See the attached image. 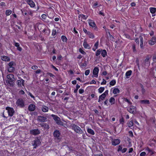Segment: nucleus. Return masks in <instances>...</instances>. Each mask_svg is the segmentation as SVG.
<instances>
[{
	"mask_svg": "<svg viewBox=\"0 0 156 156\" xmlns=\"http://www.w3.org/2000/svg\"><path fill=\"white\" fill-rule=\"evenodd\" d=\"M71 126L72 129L76 133L80 134H82L83 133V131L78 126L73 124H72Z\"/></svg>",
	"mask_w": 156,
	"mask_h": 156,
	"instance_id": "1",
	"label": "nucleus"
},
{
	"mask_svg": "<svg viewBox=\"0 0 156 156\" xmlns=\"http://www.w3.org/2000/svg\"><path fill=\"white\" fill-rule=\"evenodd\" d=\"M16 66V64L13 62L12 61L9 63V66L8 69V71L12 73L15 71L14 66Z\"/></svg>",
	"mask_w": 156,
	"mask_h": 156,
	"instance_id": "2",
	"label": "nucleus"
},
{
	"mask_svg": "<svg viewBox=\"0 0 156 156\" xmlns=\"http://www.w3.org/2000/svg\"><path fill=\"white\" fill-rule=\"evenodd\" d=\"M51 116L53 117V119L56 122V123L58 125L62 126L63 125V122L61 121L60 118L54 115H52Z\"/></svg>",
	"mask_w": 156,
	"mask_h": 156,
	"instance_id": "3",
	"label": "nucleus"
},
{
	"mask_svg": "<svg viewBox=\"0 0 156 156\" xmlns=\"http://www.w3.org/2000/svg\"><path fill=\"white\" fill-rule=\"evenodd\" d=\"M5 109L7 111L8 116L9 117H12L15 113L14 110L12 108L7 107Z\"/></svg>",
	"mask_w": 156,
	"mask_h": 156,
	"instance_id": "4",
	"label": "nucleus"
},
{
	"mask_svg": "<svg viewBox=\"0 0 156 156\" xmlns=\"http://www.w3.org/2000/svg\"><path fill=\"white\" fill-rule=\"evenodd\" d=\"M41 143L40 140L38 137L36 138L34 140L32 141V145L34 146V148H36Z\"/></svg>",
	"mask_w": 156,
	"mask_h": 156,
	"instance_id": "5",
	"label": "nucleus"
},
{
	"mask_svg": "<svg viewBox=\"0 0 156 156\" xmlns=\"http://www.w3.org/2000/svg\"><path fill=\"white\" fill-rule=\"evenodd\" d=\"M127 110L129 113L134 114L136 111V108L135 106H131L127 108Z\"/></svg>",
	"mask_w": 156,
	"mask_h": 156,
	"instance_id": "6",
	"label": "nucleus"
},
{
	"mask_svg": "<svg viewBox=\"0 0 156 156\" xmlns=\"http://www.w3.org/2000/svg\"><path fill=\"white\" fill-rule=\"evenodd\" d=\"M16 103L18 105L20 106L21 107H23L25 105L24 101L22 98L18 99Z\"/></svg>",
	"mask_w": 156,
	"mask_h": 156,
	"instance_id": "7",
	"label": "nucleus"
},
{
	"mask_svg": "<svg viewBox=\"0 0 156 156\" xmlns=\"http://www.w3.org/2000/svg\"><path fill=\"white\" fill-rule=\"evenodd\" d=\"M149 57L148 56L146 57L143 66L145 68L148 67L150 65Z\"/></svg>",
	"mask_w": 156,
	"mask_h": 156,
	"instance_id": "8",
	"label": "nucleus"
},
{
	"mask_svg": "<svg viewBox=\"0 0 156 156\" xmlns=\"http://www.w3.org/2000/svg\"><path fill=\"white\" fill-rule=\"evenodd\" d=\"M20 80H18L17 81L16 83L18 86L20 87H22V86H24V80L21 79V78H19Z\"/></svg>",
	"mask_w": 156,
	"mask_h": 156,
	"instance_id": "9",
	"label": "nucleus"
},
{
	"mask_svg": "<svg viewBox=\"0 0 156 156\" xmlns=\"http://www.w3.org/2000/svg\"><path fill=\"white\" fill-rule=\"evenodd\" d=\"M37 120L38 122H44L47 121V118L44 116H38Z\"/></svg>",
	"mask_w": 156,
	"mask_h": 156,
	"instance_id": "10",
	"label": "nucleus"
},
{
	"mask_svg": "<svg viewBox=\"0 0 156 156\" xmlns=\"http://www.w3.org/2000/svg\"><path fill=\"white\" fill-rule=\"evenodd\" d=\"M30 133L31 134L33 135H37L40 133V131L38 129H34L30 131Z\"/></svg>",
	"mask_w": 156,
	"mask_h": 156,
	"instance_id": "11",
	"label": "nucleus"
},
{
	"mask_svg": "<svg viewBox=\"0 0 156 156\" xmlns=\"http://www.w3.org/2000/svg\"><path fill=\"white\" fill-rule=\"evenodd\" d=\"M99 69L98 67H95L93 70V74L94 75V76L96 77H98V73L99 72Z\"/></svg>",
	"mask_w": 156,
	"mask_h": 156,
	"instance_id": "12",
	"label": "nucleus"
},
{
	"mask_svg": "<svg viewBox=\"0 0 156 156\" xmlns=\"http://www.w3.org/2000/svg\"><path fill=\"white\" fill-rule=\"evenodd\" d=\"M120 142L119 139H112V144L113 145L116 146L118 145Z\"/></svg>",
	"mask_w": 156,
	"mask_h": 156,
	"instance_id": "13",
	"label": "nucleus"
},
{
	"mask_svg": "<svg viewBox=\"0 0 156 156\" xmlns=\"http://www.w3.org/2000/svg\"><path fill=\"white\" fill-rule=\"evenodd\" d=\"M53 135L55 138L57 139H60V133L58 130H56L53 133Z\"/></svg>",
	"mask_w": 156,
	"mask_h": 156,
	"instance_id": "14",
	"label": "nucleus"
},
{
	"mask_svg": "<svg viewBox=\"0 0 156 156\" xmlns=\"http://www.w3.org/2000/svg\"><path fill=\"white\" fill-rule=\"evenodd\" d=\"M108 90H106L105 92L99 96V98L101 99L102 101L104 100L105 97L108 94Z\"/></svg>",
	"mask_w": 156,
	"mask_h": 156,
	"instance_id": "15",
	"label": "nucleus"
},
{
	"mask_svg": "<svg viewBox=\"0 0 156 156\" xmlns=\"http://www.w3.org/2000/svg\"><path fill=\"white\" fill-rule=\"evenodd\" d=\"M88 23L90 26L94 28L95 29L97 28L95 22L92 20L90 19L88 20Z\"/></svg>",
	"mask_w": 156,
	"mask_h": 156,
	"instance_id": "16",
	"label": "nucleus"
},
{
	"mask_svg": "<svg viewBox=\"0 0 156 156\" xmlns=\"http://www.w3.org/2000/svg\"><path fill=\"white\" fill-rule=\"evenodd\" d=\"M139 38L140 40V46L141 49H144L143 43L144 39L142 36H140L139 37Z\"/></svg>",
	"mask_w": 156,
	"mask_h": 156,
	"instance_id": "17",
	"label": "nucleus"
},
{
	"mask_svg": "<svg viewBox=\"0 0 156 156\" xmlns=\"http://www.w3.org/2000/svg\"><path fill=\"white\" fill-rule=\"evenodd\" d=\"M7 78L9 80H11L12 81H14L15 80L14 76L12 74H8L7 76Z\"/></svg>",
	"mask_w": 156,
	"mask_h": 156,
	"instance_id": "18",
	"label": "nucleus"
},
{
	"mask_svg": "<svg viewBox=\"0 0 156 156\" xmlns=\"http://www.w3.org/2000/svg\"><path fill=\"white\" fill-rule=\"evenodd\" d=\"M26 2L31 7L33 8L35 6V4L32 0H27Z\"/></svg>",
	"mask_w": 156,
	"mask_h": 156,
	"instance_id": "19",
	"label": "nucleus"
},
{
	"mask_svg": "<svg viewBox=\"0 0 156 156\" xmlns=\"http://www.w3.org/2000/svg\"><path fill=\"white\" fill-rule=\"evenodd\" d=\"M156 41V37H152L151 39L149 41V44L151 45L154 44Z\"/></svg>",
	"mask_w": 156,
	"mask_h": 156,
	"instance_id": "20",
	"label": "nucleus"
},
{
	"mask_svg": "<svg viewBox=\"0 0 156 156\" xmlns=\"http://www.w3.org/2000/svg\"><path fill=\"white\" fill-rule=\"evenodd\" d=\"M140 103L142 105H149L150 104V101L148 100L144 99L140 101Z\"/></svg>",
	"mask_w": 156,
	"mask_h": 156,
	"instance_id": "21",
	"label": "nucleus"
},
{
	"mask_svg": "<svg viewBox=\"0 0 156 156\" xmlns=\"http://www.w3.org/2000/svg\"><path fill=\"white\" fill-rule=\"evenodd\" d=\"M150 12L152 14V16H155V13L156 12V8L151 7L150 8Z\"/></svg>",
	"mask_w": 156,
	"mask_h": 156,
	"instance_id": "22",
	"label": "nucleus"
},
{
	"mask_svg": "<svg viewBox=\"0 0 156 156\" xmlns=\"http://www.w3.org/2000/svg\"><path fill=\"white\" fill-rule=\"evenodd\" d=\"M35 109V105L31 104L28 107V109L30 111H33Z\"/></svg>",
	"mask_w": 156,
	"mask_h": 156,
	"instance_id": "23",
	"label": "nucleus"
},
{
	"mask_svg": "<svg viewBox=\"0 0 156 156\" xmlns=\"http://www.w3.org/2000/svg\"><path fill=\"white\" fill-rule=\"evenodd\" d=\"M41 126L44 127V129H48L49 128V127L48 124L45 123H41L40 124Z\"/></svg>",
	"mask_w": 156,
	"mask_h": 156,
	"instance_id": "24",
	"label": "nucleus"
},
{
	"mask_svg": "<svg viewBox=\"0 0 156 156\" xmlns=\"http://www.w3.org/2000/svg\"><path fill=\"white\" fill-rule=\"evenodd\" d=\"M83 46L84 47L86 48L89 49L90 47V46L87 43V41L85 40L84 41L83 43Z\"/></svg>",
	"mask_w": 156,
	"mask_h": 156,
	"instance_id": "25",
	"label": "nucleus"
},
{
	"mask_svg": "<svg viewBox=\"0 0 156 156\" xmlns=\"http://www.w3.org/2000/svg\"><path fill=\"white\" fill-rule=\"evenodd\" d=\"M2 59L5 61L9 62L10 61V58L9 57L5 56H1Z\"/></svg>",
	"mask_w": 156,
	"mask_h": 156,
	"instance_id": "26",
	"label": "nucleus"
},
{
	"mask_svg": "<svg viewBox=\"0 0 156 156\" xmlns=\"http://www.w3.org/2000/svg\"><path fill=\"white\" fill-rule=\"evenodd\" d=\"M42 110L44 112H47L48 110V108L45 105H43L42 107Z\"/></svg>",
	"mask_w": 156,
	"mask_h": 156,
	"instance_id": "27",
	"label": "nucleus"
},
{
	"mask_svg": "<svg viewBox=\"0 0 156 156\" xmlns=\"http://www.w3.org/2000/svg\"><path fill=\"white\" fill-rule=\"evenodd\" d=\"M145 150L146 151H148V152L151 155L154 154L155 153L154 151L148 147H147L146 148Z\"/></svg>",
	"mask_w": 156,
	"mask_h": 156,
	"instance_id": "28",
	"label": "nucleus"
},
{
	"mask_svg": "<svg viewBox=\"0 0 156 156\" xmlns=\"http://www.w3.org/2000/svg\"><path fill=\"white\" fill-rule=\"evenodd\" d=\"M6 82L8 83V85L10 86H13L14 85V81L6 80Z\"/></svg>",
	"mask_w": 156,
	"mask_h": 156,
	"instance_id": "29",
	"label": "nucleus"
},
{
	"mask_svg": "<svg viewBox=\"0 0 156 156\" xmlns=\"http://www.w3.org/2000/svg\"><path fill=\"white\" fill-rule=\"evenodd\" d=\"M101 55L103 57H104L107 55V51H106V50H102V49H101Z\"/></svg>",
	"mask_w": 156,
	"mask_h": 156,
	"instance_id": "30",
	"label": "nucleus"
},
{
	"mask_svg": "<svg viewBox=\"0 0 156 156\" xmlns=\"http://www.w3.org/2000/svg\"><path fill=\"white\" fill-rule=\"evenodd\" d=\"M109 101L111 105H113L115 103V100L114 97H112L109 99Z\"/></svg>",
	"mask_w": 156,
	"mask_h": 156,
	"instance_id": "31",
	"label": "nucleus"
},
{
	"mask_svg": "<svg viewBox=\"0 0 156 156\" xmlns=\"http://www.w3.org/2000/svg\"><path fill=\"white\" fill-rule=\"evenodd\" d=\"M87 131L89 133L92 135H94L95 134L94 130L88 128L87 130Z\"/></svg>",
	"mask_w": 156,
	"mask_h": 156,
	"instance_id": "32",
	"label": "nucleus"
},
{
	"mask_svg": "<svg viewBox=\"0 0 156 156\" xmlns=\"http://www.w3.org/2000/svg\"><path fill=\"white\" fill-rule=\"evenodd\" d=\"M120 92L119 89L118 88H115L113 91V93L114 94H116L117 93H119Z\"/></svg>",
	"mask_w": 156,
	"mask_h": 156,
	"instance_id": "33",
	"label": "nucleus"
},
{
	"mask_svg": "<svg viewBox=\"0 0 156 156\" xmlns=\"http://www.w3.org/2000/svg\"><path fill=\"white\" fill-rule=\"evenodd\" d=\"M87 35L90 38L93 39L94 37V35L90 32L88 33Z\"/></svg>",
	"mask_w": 156,
	"mask_h": 156,
	"instance_id": "34",
	"label": "nucleus"
},
{
	"mask_svg": "<svg viewBox=\"0 0 156 156\" xmlns=\"http://www.w3.org/2000/svg\"><path fill=\"white\" fill-rule=\"evenodd\" d=\"M80 16L82 18L85 20H86L88 16H85L83 14H81L79 15L78 17L79 18Z\"/></svg>",
	"mask_w": 156,
	"mask_h": 156,
	"instance_id": "35",
	"label": "nucleus"
},
{
	"mask_svg": "<svg viewBox=\"0 0 156 156\" xmlns=\"http://www.w3.org/2000/svg\"><path fill=\"white\" fill-rule=\"evenodd\" d=\"M61 38L62 41L64 42H66L67 41V38L66 37L64 36H62Z\"/></svg>",
	"mask_w": 156,
	"mask_h": 156,
	"instance_id": "36",
	"label": "nucleus"
},
{
	"mask_svg": "<svg viewBox=\"0 0 156 156\" xmlns=\"http://www.w3.org/2000/svg\"><path fill=\"white\" fill-rule=\"evenodd\" d=\"M132 71L131 70H129L126 73V76L127 77L130 76L132 73Z\"/></svg>",
	"mask_w": 156,
	"mask_h": 156,
	"instance_id": "37",
	"label": "nucleus"
},
{
	"mask_svg": "<svg viewBox=\"0 0 156 156\" xmlns=\"http://www.w3.org/2000/svg\"><path fill=\"white\" fill-rule=\"evenodd\" d=\"M116 83V81L115 80H113L111 81L109 83V84L111 86H114Z\"/></svg>",
	"mask_w": 156,
	"mask_h": 156,
	"instance_id": "38",
	"label": "nucleus"
},
{
	"mask_svg": "<svg viewBox=\"0 0 156 156\" xmlns=\"http://www.w3.org/2000/svg\"><path fill=\"white\" fill-rule=\"evenodd\" d=\"M50 30L48 28H47L45 31V32L44 33V34L47 35L48 36L49 35V34H50Z\"/></svg>",
	"mask_w": 156,
	"mask_h": 156,
	"instance_id": "39",
	"label": "nucleus"
},
{
	"mask_svg": "<svg viewBox=\"0 0 156 156\" xmlns=\"http://www.w3.org/2000/svg\"><path fill=\"white\" fill-rule=\"evenodd\" d=\"M12 11L11 10H7L6 11L5 14L7 16H9L11 14Z\"/></svg>",
	"mask_w": 156,
	"mask_h": 156,
	"instance_id": "40",
	"label": "nucleus"
},
{
	"mask_svg": "<svg viewBox=\"0 0 156 156\" xmlns=\"http://www.w3.org/2000/svg\"><path fill=\"white\" fill-rule=\"evenodd\" d=\"M101 49H99V50H97V51L96 52V54H95L96 55V56H98L99 55H100V54H101Z\"/></svg>",
	"mask_w": 156,
	"mask_h": 156,
	"instance_id": "41",
	"label": "nucleus"
},
{
	"mask_svg": "<svg viewBox=\"0 0 156 156\" xmlns=\"http://www.w3.org/2000/svg\"><path fill=\"white\" fill-rule=\"evenodd\" d=\"M105 88L104 87H100L98 89V92L99 93H102L104 90Z\"/></svg>",
	"mask_w": 156,
	"mask_h": 156,
	"instance_id": "42",
	"label": "nucleus"
},
{
	"mask_svg": "<svg viewBox=\"0 0 156 156\" xmlns=\"http://www.w3.org/2000/svg\"><path fill=\"white\" fill-rule=\"evenodd\" d=\"M133 121L132 120L130 121L128 124V126L129 127H130L132 126H133Z\"/></svg>",
	"mask_w": 156,
	"mask_h": 156,
	"instance_id": "43",
	"label": "nucleus"
},
{
	"mask_svg": "<svg viewBox=\"0 0 156 156\" xmlns=\"http://www.w3.org/2000/svg\"><path fill=\"white\" fill-rule=\"evenodd\" d=\"M123 99L124 101H125L127 102L130 105L132 104V103L127 99L126 98H123Z\"/></svg>",
	"mask_w": 156,
	"mask_h": 156,
	"instance_id": "44",
	"label": "nucleus"
},
{
	"mask_svg": "<svg viewBox=\"0 0 156 156\" xmlns=\"http://www.w3.org/2000/svg\"><path fill=\"white\" fill-rule=\"evenodd\" d=\"M80 65L81 67L86 66L87 65L86 61H85L84 63H80Z\"/></svg>",
	"mask_w": 156,
	"mask_h": 156,
	"instance_id": "45",
	"label": "nucleus"
},
{
	"mask_svg": "<svg viewBox=\"0 0 156 156\" xmlns=\"http://www.w3.org/2000/svg\"><path fill=\"white\" fill-rule=\"evenodd\" d=\"M14 45L17 48L20 47V44L16 42L15 41H14Z\"/></svg>",
	"mask_w": 156,
	"mask_h": 156,
	"instance_id": "46",
	"label": "nucleus"
},
{
	"mask_svg": "<svg viewBox=\"0 0 156 156\" xmlns=\"http://www.w3.org/2000/svg\"><path fill=\"white\" fill-rule=\"evenodd\" d=\"M47 74L50 77H51L53 78H54L55 77V76L54 75L51 73H48Z\"/></svg>",
	"mask_w": 156,
	"mask_h": 156,
	"instance_id": "47",
	"label": "nucleus"
},
{
	"mask_svg": "<svg viewBox=\"0 0 156 156\" xmlns=\"http://www.w3.org/2000/svg\"><path fill=\"white\" fill-rule=\"evenodd\" d=\"M132 48L134 52H136V49L135 46L134 44H133L132 45Z\"/></svg>",
	"mask_w": 156,
	"mask_h": 156,
	"instance_id": "48",
	"label": "nucleus"
},
{
	"mask_svg": "<svg viewBox=\"0 0 156 156\" xmlns=\"http://www.w3.org/2000/svg\"><path fill=\"white\" fill-rule=\"evenodd\" d=\"M79 51L83 55H85L86 54V52L83 50L81 48H80L79 49Z\"/></svg>",
	"mask_w": 156,
	"mask_h": 156,
	"instance_id": "49",
	"label": "nucleus"
},
{
	"mask_svg": "<svg viewBox=\"0 0 156 156\" xmlns=\"http://www.w3.org/2000/svg\"><path fill=\"white\" fill-rule=\"evenodd\" d=\"M90 72V69H87V70H86V71L85 72V75L86 76H87L89 74Z\"/></svg>",
	"mask_w": 156,
	"mask_h": 156,
	"instance_id": "50",
	"label": "nucleus"
},
{
	"mask_svg": "<svg viewBox=\"0 0 156 156\" xmlns=\"http://www.w3.org/2000/svg\"><path fill=\"white\" fill-rule=\"evenodd\" d=\"M98 45H99V42H98V41H97L94 45V47H95V48H98Z\"/></svg>",
	"mask_w": 156,
	"mask_h": 156,
	"instance_id": "51",
	"label": "nucleus"
},
{
	"mask_svg": "<svg viewBox=\"0 0 156 156\" xmlns=\"http://www.w3.org/2000/svg\"><path fill=\"white\" fill-rule=\"evenodd\" d=\"M119 122L120 123L122 124V125L123 124L124 122V119L123 118L119 120Z\"/></svg>",
	"mask_w": 156,
	"mask_h": 156,
	"instance_id": "52",
	"label": "nucleus"
},
{
	"mask_svg": "<svg viewBox=\"0 0 156 156\" xmlns=\"http://www.w3.org/2000/svg\"><path fill=\"white\" fill-rule=\"evenodd\" d=\"M31 68L34 70H36L38 68V67L35 65H33L31 67Z\"/></svg>",
	"mask_w": 156,
	"mask_h": 156,
	"instance_id": "53",
	"label": "nucleus"
},
{
	"mask_svg": "<svg viewBox=\"0 0 156 156\" xmlns=\"http://www.w3.org/2000/svg\"><path fill=\"white\" fill-rule=\"evenodd\" d=\"M56 30H53L52 31V35L53 36H55L56 35Z\"/></svg>",
	"mask_w": 156,
	"mask_h": 156,
	"instance_id": "54",
	"label": "nucleus"
},
{
	"mask_svg": "<svg viewBox=\"0 0 156 156\" xmlns=\"http://www.w3.org/2000/svg\"><path fill=\"white\" fill-rule=\"evenodd\" d=\"M46 17H47V16L45 14H43L41 15V17L43 19L45 20L46 18Z\"/></svg>",
	"mask_w": 156,
	"mask_h": 156,
	"instance_id": "55",
	"label": "nucleus"
},
{
	"mask_svg": "<svg viewBox=\"0 0 156 156\" xmlns=\"http://www.w3.org/2000/svg\"><path fill=\"white\" fill-rule=\"evenodd\" d=\"M51 66L52 68H53V69H54L56 71H58V69L53 65H51Z\"/></svg>",
	"mask_w": 156,
	"mask_h": 156,
	"instance_id": "56",
	"label": "nucleus"
},
{
	"mask_svg": "<svg viewBox=\"0 0 156 156\" xmlns=\"http://www.w3.org/2000/svg\"><path fill=\"white\" fill-rule=\"evenodd\" d=\"M146 154V153L145 152H142L140 154V156H145Z\"/></svg>",
	"mask_w": 156,
	"mask_h": 156,
	"instance_id": "57",
	"label": "nucleus"
},
{
	"mask_svg": "<svg viewBox=\"0 0 156 156\" xmlns=\"http://www.w3.org/2000/svg\"><path fill=\"white\" fill-rule=\"evenodd\" d=\"M139 38H136V39H135V41L136 42V43H137L138 44H139Z\"/></svg>",
	"mask_w": 156,
	"mask_h": 156,
	"instance_id": "58",
	"label": "nucleus"
},
{
	"mask_svg": "<svg viewBox=\"0 0 156 156\" xmlns=\"http://www.w3.org/2000/svg\"><path fill=\"white\" fill-rule=\"evenodd\" d=\"M84 92V90L82 89H80L79 90V93L80 94H82Z\"/></svg>",
	"mask_w": 156,
	"mask_h": 156,
	"instance_id": "59",
	"label": "nucleus"
},
{
	"mask_svg": "<svg viewBox=\"0 0 156 156\" xmlns=\"http://www.w3.org/2000/svg\"><path fill=\"white\" fill-rule=\"evenodd\" d=\"M122 146L120 145L119 146V148H118V151H122Z\"/></svg>",
	"mask_w": 156,
	"mask_h": 156,
	"instance_id": "60",
	"label": "nucleus"
},
{
	"mask_svg": "<svg viewBox=\"0 0 156 156\" xmlns=\"http://www.w3.org/2000/svg\"><path fill=\"white\" fill-rule=\"evenodd\" d=\"M103 82H101V85L105 84L106 83V81L105 80H104V79H103Z\"/></svg>",
	"mask_w": 156,
	"mask_h": 156,
	"instance_id": "61",
	"label": "nucleus"
},
{
	"mask_svg": "<svg viewBox=\"0 0 156 156\" xmlns=\"http://www.w3.org/2000/svg\"><path fill=\"white\" fill-rule=\"evenodd\" d=\"M96 82L94 80H92L90 82V84H95L96 83Z\"/></svg>",
	"mask_w": 156,
	"mask_h": 156,
	"instance_id": "62",
	"label": "nucleus"
},
{
	"mask_svg": "<svg viewBox=\"0 0 156 156\" xmlns=\"http://www.w3.org/2000/svg\"><path fill=\"white\" fill-rule=\"evenodd\" d=\"M127 150V149L126 148H124L123 149H122V153H124Z\"/></svg>",
	"mask_w": 156,
	"mask_h": 156,
	"instance_id": "63",
	"label": "nucleus"
},
{
	"mask_svg": "<svg viewBox=\"0 0 156 156\" xmlns=\"http://www.w3.org/2000/svg\"><path fill=\"white\" fill-rule=\"evenodd\" d=\"M93 156H102V154H94L93 155Z\"/></svg>",
	"mask_w": 156,
	"mask_h": 156,
	"instance_id": "64",
	"label": "nucleus"
}]
</instances>
